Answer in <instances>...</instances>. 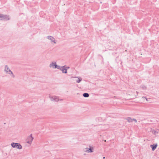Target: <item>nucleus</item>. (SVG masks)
<instances>
[{"instance_id": "obj_1", "label": "nucleus", "mask_w": 159, "mask_h": 159, "mask_svg": "<svg viewBox=\"0 0 159 159\" xmlns=\"http://www.w3.org/2000/svg\"><path fill=\"white\" fill-rule=\"evenodd\" d=\"M10 20L9 15H3L2 14L0 20L7 21Z\"/></svg>"}, {"instance_id": "obj_2", "label": "nucleus", "mask_w": 159, "mask_h": 159, "mask_svg": "<svg viewBox=\"0 0 159 159\" xmlns=\"http://www.w3.org/2000/svg\"><path fill=\"white\" fill-rule=\"evenodd\" d=\"M11 145L12 147L16 148L19 149H22V148L21 145L19 143H11Z\"/></svg>"}, {"instance_id": "obj_3", "label": "nucleus", "mask_w": 159, "mask_h": 159, "mask_svg": "<svg viewBox=\"0 0 159 159\" xmlns=\"http://www.w3.org/2000/svg\"><path fill=\"white\" fill-rule=\"evenodd\" d=\"M49 98L52 101H53L58 102L59 101L62 100V99H59V97L56 96H51V95H49Z\"/></svg>"}, {"instance_id": "obj_4", "label": "nucleus", "mask_w": 159, "mask_h": 159, "mask_svg": "<svg viewBox=\"0 0 159 159\" xmlns=\"http://www.w3.org/2000/svg\"><path fill=\"white\" fill-rule=\"evenodd\" d=\"M33 139L34 138L32 136V134H30V135L27 138V143L29 144H30L32 143Z\"/></svg>"}, {"instance_id": "obj_5", "label": "nucleus", "mask_w": 159, "mask_h": 159, "mask_svg": "<svg viewBox=\"0 0 159 159\" xmlns=\"http://www.w3.org/2000/svg\"><path fill=\"white\" fill-rule=\"evenodd\" d=\"M66 65L61 66V68L60 70L62 71V72L63 73L66 74L67 73V71L66 69L65 68Z\"/></svg>"}, {"instance_id": "obj_6", "label": "nucleus", "mask_w": 159, "mask_h": 159, "mask_svg": "<svg viewBox=\"0 0 159 159\" xmlns=\"http://www.w3.org/2000/svg\"><path fill=\"white\" fill-rule=\"evenodd\" d=\"M47 38L51 40V42H53L54 43H56L55 39L52 36H47Z\"/></svg>"}, {"instance_id": "obj_7", "label": "nucleus", "mask_w": 159, "mask_h": 159, "mask_svg": "<svg viewBox=\"0 0 159 159\" xmlns=\"http://www.w3.org/2000/svg\"><path fill=\"white\" fill-rule=\"evenodd\" d=\"M84 151L88 152H93V148H86L84 149Z\"/></svg>"}, {"instance_id": "obj_8", "label": "nucleus", "mask_w": 159, "mask_h": 159, "mask_svg": "<svg viewBox=\"0 0 159 159\" xmlns=\"http://www.w3.org/2000/svg\"><path fill=\"white\" fill-rule=\"evenodd\" d=\"M7 68V70H8V71L9 72H10V73H9V74H11L12 75H13V72L11 71V70L10 69H9V68L7 66V65H6L5 66V70L6 72H7L8 71H7L6 69V68Z\"/></svg>"}, {"instance_id": "obj_9", "label": "nucleus", "mask_w": 159, "mask_h": 159, "mask_svg": "<svg viewBox=\"0 0 159 159\" xmlns=\"http://www.w3.org/2000/svg\"><path fill=\"white\" fill-rule=\"evenodd\" d=\"M157 144H153V145H150L151 148H152V151H154L155 149L157 147Z\"/></svg>"}, {"instance_id": "obj_10", "label": "nucleus", "mask_w": 159, "mask_h": 159, "mask_svg": "<svg viewBox=\"0 0 159 159\" xmlns=\"http://www.w3.org/2000/svg\"><path fill=\"white\" fill-rule=\"evenodd\" d=\"M125 119L127 120L129 123L133 121L131 117H128L125 118Z\"/></svg>"}, {"instance_id": "obj_11", "label": "nucleus", "mask_w": 159, "mask_h": 159, "mask_svg": "<svg viewBox=\"0 0 159 159\" xmlns=\"http://www.w3.org/2000/svg\"><path fill=\"white\" fill-rule=\"evenodd\" d=\"M83 96L85 98H88L89 96V94L88 93H84L83 94Z\"/></svg>"}, {"instance_id": "obj_12", "label": "nucleus", "mask_w": 159, "mask_h": 159, "mask_svg": "<svg viewBox=\"0 0 159 159\" xmlns=\"http://www.w3.org/2000/svg\"><path fill=\"white\" fill-rule=\"evenodd\" d=\"M56 62H52L49 65V66L50 67H51V66L53 68L55 66V65H56Z\"/></svg>"}, {"instance_id": "obj_13", "label": "nucleus", "mask_w": 159, "mask_h": 159, "mask_svg": "<svg viewBox=\"0 0 159 159\" xmlns=\"http://www.w3.org/2000/svg\"><path fill=\"white\" fill-rule=\"evenodd\" d=\"M82 80V79L81 78H80L78 79V80L76 81V82L77 83H80Z\"/></svg>"}, {"instance_id": "obj_14", "label": "nucleus", "mask_w": 159, "mask_h": 159, "mask_svg": "<svg viewBox=\"0 0 159 159\" xmlns=\"http://www.w3.org/2000/svg\"><path fill=\"white\" fill-rule=\"evenodd\" d=\"M61 66H59L57 65V69L61 70Z\"/></svg>"}, {"instance_id": "obj_15", "label": "nucleus", "mask_w": 159, "mask_h": 159, "mask_svg": "<svg viewBox=\"0 0 159 159\" xmlns=\"http://www.w3.org/2000/svg\"><path fill=\"white\" fill-rule=\"evenodd\" d=\"M142 88L143 89H147V87L145 85H143V86H142Z\"/></svg>"}, {"instance_id": "obj_16", "label": "nucleus", "mask_w": 159, "mask_h": 159, "mask_svg": "<svg viewBox=\"0 0 159 159\" xmlns=\"http://www.w3.org/2000/svg\"><path fill=\"white\" fill-rule=\"evenodd\" d=\"M57 64L56 63V65H55V66H54V67H53V68L54 69H56V68H57Z\"/></svg>"}, {"instance_id": "obj_17", "label": "nucleus", "mask_w": 159, "mask_h": 159, "mask_svg": "<svg viewBox=\"0 0 159 159\" xmlns=\"http://www.w3.org/2000/svg\"><path fill=\"white\" fill-rule=\"evenodd\" d=\"M132 120H133V121H134L135 123H136L137 122V120L133 118L132 119Z\"/></svg>"}, {"instance_id": "obj_18", "label": "nucleus", "mask_w": 159, "mask_h": 159, "mask_svg": "<svg viewBox=\"0 0 159 159\" xmlns=\"http://www.w3.org/2000/svg\"><path fill=\"white\" fill-rule=\"evenodd\" d=\"M65 68H66V70H67V69H69L70 68V67L69 66H66V67H65Z\"/></svg>"}, {"instance_id": "obj_19", "label": "nucleus", "mask_w": 159, "mask_h": 159, "mask_svg": "<svg viewBox=\"0 0 159 159\" xmlns=\"http://www.w3.org/2000/svg\"><path fill=\"white\" fill-rule=\"evenodd\" d=\"M12 76L13 78H14L15 77V76L13 74V75H12Z\"/></svg>"}, {"instance_id": "obj_20", "label": "nucleus", "mask_w": 159, "mask_h": 159, "mask_svg": "<svg viewBox=\"0 0 159 159\" xmlns=\"http://www.w3.org/2000/svg\"><path fill=\"white\" fill-rule=\"evenodd\" d=\"M143 98H146V100H147V98H146V97H143Z\"/></svg>"}, {"instance_id": "obj_21", "label": "nucleus", "mask_w": 159, "mask_h": 159, "mask_svg": "<svg viewBox=\"0 0 159 159\" xmlns=\"http://www.w3.org/2000/svg\"><path fill=\"white\" fill-rule=\"evenodd\" d=\"M136 93H137V94H138V92H136Z\"/></svg>"}, {"instance_id": "obj_22", "label": "nucleus", "mask_w": 159, "mask_h": 159, "mask_svg": "<svg viewBox=\"0 0 159 159\" xmlns=\"http://www.w3.org/2000/svg\"><path fill=\"white\" fill-rule=\"evenodd\" d=\"M105 158V157H103V159H104Z\"/></svg>"}, {"instance_id": "obj_23", "label": "nucleus", "mask_w": 159, "mask_h": 159, "mask_svg": "<svg viewBox=\"0 0 159 159\" xmlns=\"http://www.w3.org/2000/svg\"><path fill=\"white\" fill-rule=\"evenodd\" d=\"M104 141H105V142H106V140H104Z\"/></svg>"}, {"instance_id": "obj_24", "label": "nucleus", "mask_w": 159, "mask_h": 159, "mask_svg": "<svg viewBox=\"0 0 159 159\" xmlns=\"http://www.w3.org/2000/svg\"><path fill=\"white\" fill-rule=\"evenodd\" d=\"M102 59H103V57H102Z\"/></svg>"}]
</instances>
